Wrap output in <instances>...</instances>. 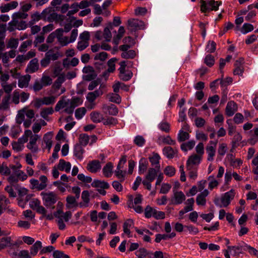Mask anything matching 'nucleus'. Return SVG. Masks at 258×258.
I'll use <instances>...</instances> for the list:
<instances>
[{
	"instance_id": "f257e3e1",
	"label": "nucleus",
	"mask_w": 258,
	"mask_h": 258,
	"mask_svg": "<svg viewBox=\"0 0 258 258\" xmlns=\"http://www.w3.org/2000/svg\"><path fill=\"white\" fill-rule=\"evenodd\" d=\"M41 196L42 197L44 206L47 208L54 209V204L58 199L57 195L53 192H42Z\"/></svg>"
},
{
	"instance_id": "f03ea898",
	"label": "nucleus",
	"mask_w": 258,
	"mask_h": 258,
	"mask_svg": "<svg viewBox=\"0 0 258 258\" xmlns=\"http://www.w3.org/2000/svg\"><path fill=\"white\" fill-rule=\"evenodd\" d=\"M201 10L202 12L206 13L210 11H216L220 3L214 0H201Z\"/></svg>"
},
{
	"instance_id": "7ed1b4c3",
	"label": "nucleus",
	"mask_w": 258,
	"mask_h": 258,
	"mask_svg": "<svg viewBox=\"0 0 258 258\" xmlns=\"http://www.w3.org/2000/svg\"><path fill=\"white\" fill-rule=\"evenodd\" d=\"M145 216L149 218L153 216L156 219H163L165 218V213L163 212L157 211L149 206H147L145 210Z\"/></svg>"
},
{
	"instance_id": "20e7f679",
	"label": "nucleus",
	"mask_w": 258,
	"mask_h": 258,
	"mask_svg": "<svg viewBox=\"0 0 258 258\" xmlns=\"http://www.w3.org/2000/svg\"><path fill=\"white\" fill-rule=\"evenodd\" d=\"M144 28L143 21L136 19H130L127 21V29L131 31H136Z\"/></svg>"
},
{
	"instance_id": "39448f33",
	"label": "nucleus",
	"mask_w": 258,
	"mask_h": 258,
	"mask_svg": "<svg viewBox=\"0 0 258 258\" xmlns=\"http://www.w3.org/2000/svg\"><path fill=\"white\" fill-rule=\"evenodd\" d=\"M82 72L83 73L86 74V75L83 76V79L85 81H91L94 80L97 76L94 68L90 66L84 67Z\"/></svg>"
},
{
	"instance_id": "423d86ee",
	"label": "nucleus",
	"mask_w": 258,
	"mask_h": 258,
	"mask_svg": "<svg viewBox=\"0 0 258 258\" xmlns=\"http://www.w3.org/2000/svg\"><path fill=\"white\" fill-rule=\"evenodd\" d=\"M30 206L37 213L42 214L43 216H46L47 211L43 206L41 205L40 201L38 199H33L30 203Z\"/></svg>"
},
{
	"instance_id": "0eeeda50",
	"label": "nucleus",
	"mask_w": 258,
	"mask_h": 258,
	"mask_svg": "<svg viewBox=\"0 0 258 258\" xmlns=\"http://www.w3.org/2000/svg\"><path fill=\"white\" fill-rule=\"evenodd\" d=\"M40 138V136L37 134L33 135L32 133L30 137V141L27 145V147L32 152L36 153L38 151V147L36 145L37 141Z\"/></svg>"
},
{
	"instance_id": "6e6552de",
	"label": "nucleus",
	"mask_w": 258,
	"mask_h": 258,
	"mask_svg": "<svg viewBox=\"0 0 258 258\" xmlns=\"http://www.w3.org/2000/svg\"><path fill=\"white\" fill-rule=\"evenodd\" d=\"M201 158L200 156L198 155L197 154H194L190 156L186 163V168L187 170L191 169V168L193 167L194 165H198L200 163V161L201 160Z\"/></svg>"
},
{
	"instance_id": "1a4fd4ad",
	"label": "nucleus",
	"mask_w": 258,
	"mask_h": 258,
	"mask_svg": "<svg viewBox=\"0 0 258 258\" xmlns=\"http://www.w3.org/2000/svg\"><path fill=\"white\" fill-rule=\"evenodd\" d=\"M160 171V166H156V168H150L146 176V179L152 182L157 176L158 172Z\"/></svg>"
},
{
	"instance_id": "9d476101",
	"label": "nucleus",
	"mask_w": 258,
	"mask_h": 258,
	"mask_svg": "<svg viewBox=\"0 0 258 258\" xmlns=\"http://www.w3.org/2000/svg\"><path fill=\"white\" fill-rule=\"evenodd\" d=\"M100 162L99 160H93L87 164V169L92 173L97 172L101 169Z\"/></svg>"
},
{
	"instance_id": "9b49d317",
	"label": "nucleus",
	"mask_w": 258,
	"mask_h": 258,
	"mask_svg": "<svg viewBox=\"0 0 258 258\" xmlns=\"http://www.w3.org/2000/svg\"><path fill=\"white\" fill-rule=\"evenodd\" d=\"M102 109L105 113L111 115H116L118 112L117 107L112 104L110 105H103Z\"/></svg>"
},
{
	"instance_id": "f8f14e48",
	"label": "nucleus",
	"mask_w": 258,
	"mask_h": 258,
	"mask_svg": "<svg viewBox=\"0 0 258 258\" xmlns=\"http://www.w3.org/2000/svg\"><path fill=\"white\" fill-rule=\"evenodd\" d=\"M39 69L38 60L35 58L32 59L29 62L26 69V72L29 73H33Z\"/></svg>"
},
{
	"instance_id": "ddd939ff",
	"label": "nucleus",
	"mask_w": 258,
	"mask_h": 258,
	"mask_svg": "<svg viewBox=\"0 0 258 258\" xmlns=\"http://www.w3.org/2000/svg\"><path fill=\"white\" fill-rule=\"evenodd\" d=\"M237 105L235 102L229 101L227 104V116H232L237 111Z\"/></svg>"
},
{
	"instance_id": "4468645a",
	"label": "nucleus",
	"mask_w": 258,
	"mask_h": 258,
	"mask_svg": "<svg viewBox=\"0 0 258 258\" xmlns=\"http://www.w3.org/2000/svg\"><path fill=\"white\" fill-rule=\"evenodd\" d=\"M242 249V246H232L227 248V258H230L229 254L235 255L238 254Z\"/></svg>"
},
{
	"instance_id": "2eb2a0df",
	"label": "nucleus",
	"mask_w": 258,
	"mask_h": 258,
	"mask_svg": "<svg viewBox=\"0 0 258 258\" xmlns=\"http://www.w3.org/2000/svg\"><path fill=\"white\" fill-rule=\"evenodd\" d=\"M103 94V92L100 90H96L93 92H90L87 95V99L90 103H92L95 99Z\"/></svg>"
},
{
	"instance_id": "dca6fc26",
	"label": "nucleus",
	"mask_w": 258,
	"mask_h": 258,
	"mask_svg": "<svg viewBox=\"0 0 258 258\" xmlns=\"http://www.w3.org/2000/svg\"><path fill=\"white\" fill-rule=\"evenodd\" d=\"M90 194L88 190H84L82 193L81 198L83 202L79 203L80 207H87L90 201Z\"/></svg>"
},
{
	"instance_id": "f3484780",
	"label": "nucleus",
	"mask_w": 258,
	"mask_h": 258,
	"mask_svg": "<svg viewBox=\"0 0 258 258\" xmlns=\"http://www.w3.org/2000/svg\"><path fill=\"white\" fill-rule=\"evenodd\" d=\"M18 6L16 1H12L8 4L2 6L0 7L1 12L3 13L9 12L10 10L15 9Z\"/></svg>"
},
{
	"instance_id": "a211bd4d",
	"label": "nucleus",
	"mask_w": 258,
	"mask_h": 258,
	"mask_svg": "<svg viewBox=\"0 0 258 258\" xmlns=\"http://www.w3.org/2000/svg\"><path fill=\"white\" fill-rule=\"evenodd\" d=\"M71 168V164L69 162H66L63 159H60L57 165V169L61 170H65L66 172H69Z\"/></svg>"
},
{
	"instance_id": "6ab92c4d",
	"label": "nucleus",
	"mask_w": 258,
	"mask_h": 258,
	"mask_svg": "<svg viewBox=\"0 0 258 258\" xmlns=\"http://www.w3.org/2000/svg\"><path fill=\"white\" fill-rule=\"evenodd\" d=\"M30 79L31 76L29 75L21 77L18 80V86L21 88L27 87Z\"/></svg>"
},
{
	"instance_id": "aec40b11",
	"label": "nucleus",
	"mask_w": 258,
	"mask_h": 258,
	"mask_svg": "<svg viewBox=\"0 0 258 258\" xmlns=\"http://www.w3.org/2000/svg\"><path fill=\"white\" fill-rule=\"evenodd\" d=\"M77 199L76 197H73L72 196H68L66 199L67 207L68 209L77 207L78 205H79L76 201Z\"/></svg>"
},
{
	"instance_id": "412c9836",
	"label": "nucleus",
	"mask_w": 258,
	"mask_h": 258,
	"mask_svg": "<svg viewBox=\"0 0 258 258\" xmlns=\"http://www.w3.org/2000/svg\"><path fill=\"white\" fill-rule=\"evenodd\" d=\"M113 29L112 24L109 22L107 24V26L104 29L103 37L106 41H110L112 37V35L110 32V30Z\"/></svg>"
},
{
	"instance_id": "4be33fe9",
	"label": "nucleus",
	"mask_w": 258,
	"mask_h": 258,
	"mask_svg": "<svg viewBox=\"0 0 258 258\" xmlns=\"http://www.w3.org/2000/svg\"><path fill=\"white\" fill-rule=\"evenodd\" d=\"M242 139V136L239 133H236L232 141V149L231 152H233V150L235 149L239 145V143Z\"/></svg>"
},
{
	"instance_id": "5701e85b",
	"label": "nucleus",
	"mask_w": 258,
	"mask_h": 258,
	"mask_svg": "<svg viewBox=\"0 0 258 258\" xmlns=\"http://www.w3.org/2000/svg\"><path fill=\"white\" fill-rule=\"evenodd\" d=\"M90 117L93 122L95 123L100 122L104 119L103 115L97 111H93L90 114Z\"/></svg>"
},
{
	"instance_id": "b1692460",
	"label": "nucleus",
	"mask_w": 258,
	"mask_h": 258,
	"mask_svg": "<svg viewBox=\"0 0 258 258\" xmlns=\"http://www.w3.org/2000/svg\"><path fill=\"white\" fill-rule=\"evenodd\" d=\"M174 198L175 204H181L185 200V197L182 191H176L174 192Z\"/></svg>"
},
{
	"instance_id": "393cba45",
	"label": "nucleus",
	"mask_w": 258,
	"mask_h": 258,
	"mask_svg": "<svg viewBox=\"0 0 258 258\" xmlns=\"http://www.w3.org/2000/svg\"><path fill=\"white\" fill-rule=\"evenodd\" d=\"M42 247V243L40 241H37L30 248V254L35 256L38 253L39 249Z\"/></svg>"
},
{
	"instance_id": "a878e982",
	"label": "nucleus",
	"mask_w": 258,
	"mask_h": 258,
	"mask_svg": "<svg viewBox=\"0 0 258 258\" xmlns=\"http://www.w3.org/2000/svg\"><path fill=\"white\" fill-rule=\"evenodd\" d=\"M91 185L93 187L100 188L103 189H108L109 187V184L104 181H100L99 180H94L92 183Z\"/></svg>"
},
{
	"instance_id": "bb28decb",
	"label": "nucleus",
	"mask_w": 258,
	"mask_h": 258,
	"mask_svg": "<svg viewBox=\"0 0 258 258\" xmlns=\"http://www.w3.org/2000/svg\"><path fill=\"white\" fill-rule=\"evenodd\" d=\"M117 60L116 58H112L109 60L107 62L108 68L107 71L105 72L103 76H106L109 73H113L115 70V62Z\"/></svg>"
},
{
	"instance_id": "cd10ccee",
	"label": "nucleus",
	"mask_w": 258,
	"mask_h": 258,
	"mask_svg": "<svg viewBox=\"0 0 258 258\" xmlns=\"http://www.w3.org/2000/svg\"><path fill=\"white\" fill-rule=\"evenodd\" d=\"M242 249L247 251L251 255L258 256V250L245 243H244V245L242 246Z\"/></svg>"
},
{
	"instance_id": "c85d7f7f",
	"label": "nucleus",
	"mask_w": 258,
	"mask_h": 258,
	"mask_svg": "<svg viewBox=\"0 0 258 258\" xmlns=\"http://www.w3.org/2000/svg\"><path fill=\"white\" fill-rule=\"evenodd\" d=\"M113 165L112 163L108 162L103 168V172L105 176L110 177L112 174Z\"/></svg>"
},
{
	"instance_id": "c756f323",
	"label": "nucleus",
	"mask_w": 258,
	"mask_h": 258,
	"mask_svg": "<svg viewBox=\"0 0 258 258\" xmlns=\"http://www.w3.org/2000/svg\"><path fill=\"white\" fill-rule=\"evenodd\" d=\"M19 20L20 19L15 18V17L12 16V20L8 24V30L10 32H12L15 30L20 23V21H19Z\"/></svg>"
},
{
	"instance_id": "7c9ffc66",
	"label": "nucleus",
	"mask_w": 258,
	"mask_h": 258,
	"mask_svg": "<svg viewBox=\"0 0 258 258\" xmlns=\"http://www.w3.org/2000/svg\"><path fill=\"white\" fill-rule=\"evenodd\" d=\"M133 220L131 219H127L124 223L123 225V232L125 234H126L128 236H130L131 231L130 228L133 225Z\"/></svg>"
},
{
	"instance_id": "2f4dec72",
	"label": "nucleus",
	"mask_w": 258,
	"mask_h": 258,
	"mask_svg": "<svg viewBox=\"0 0 258 258\" xmlns=\"http://www.w3.org/2000/svg\"><path fill=\"white\" fill-rule=\"evenodd\" d=\"M52 134L51 133H48L46 134L43 137V142L46 144V147L49 150L52 146Z\"/></svg>"
},
{
	"instance_id": "473e14b6",
	"label": "nucleus",
	"mask_w": 258,
	"mask_h": 258,
	"mask_svg": "<svg viewBox=\"0 0 258 258\" xmlns=\"http://www.w3.org/2000/svg\"><path fill=\"white\" fill-rule=\"evenodd\" d=\"M206 150L208 154V160L210 161H213L216 152L214 146H207Z\"/></svg>"
},
{
	"instance_id": "72a5a7b5",
	"label": "nucleus",
	"mask_w": 258,
	"mask_h": 258,
	"mask_svg": "<svg viewBox=\"0 0 258 258\" xmlns=\"http://www.w3.org/2000/svg\"><path fill=\"white\" fill-rule=\"evenodd\" d=\"M196 144V142L194 140L188 141L186 143H182L181 145V149L184 152H186L188 150L192 149Z\"/></svg>"
},
{
	"instance_id": "f704fd0d",
	"label": "nucleus",
	"mask_w": 258,
	"mask_h": 258,
	"mask_svg": "<svg viewBox=\"0 0 258 258\" xmlns=\"http://www.w3.org/2000/svg\"><path fill=\"white\" fill-rule=\"evenodd\" d=\"M163 151L166 157L169 159L173 158L176 153L175 151L169 146L164 147Z\"/></svg>"
},
{
	"instance_id": "c9c22d12",
	"label": "nucleus",
	"mask_w": 258,
	"mask_h": 258,
	"mask_svg": "<svg viewBox=\"0 0 258 258\" xmlns=\"http://www.w3.org/2000/svg\"><path fill=\"white\" fill-rule=\"evenodd\" d=\"M189 135L187 132L184 131L182 130L179 131L177 136V140L179 142H184L189 139Z\"/></svg>"
},
{
	"instance_id": "e433bc0d",
	"label": "nucleus",
	"mask_w": 258,
	"mask_h": 258,
	"mask_svg": "<svg viewBox=\"0 0 258 258\" xmlns=\"http://www.w3.org/2000/svg\"><path fill=\"white\" fill-rule=\"evenodd\" d=\"M84 153V149L82 146L79 144H77L75 147L74 154L76 157L79 159H82L83 158V154Z\"/></svg>"
},
{
	"instance_id": "4c0bfd02",
	"label": "nucleus",
	"mask_w": 258,
	"mask_h": 258,
	"mask_svg": "<svg viewBox=\"0 0 258 258\" xmlns=\"http://www.w3.org/2000/svg\"><path fill=\"white\" fill-rule=\"evenodd\" d=\"M11 98L10 95H7L5 96L1 104H0V109L6 110L9 108V101Z\"/></svg>"
},
{
	"instance_id": "58836bf2",
	"label": "nucleus",
	"mask_w": 258,
	"mask_h": 258,
	"mask_svg": "<svg viewBox=\"0 0 258 258\" xmlns=\"http://www.w3.org/2000/svg\"><path fill=\"white\" fill-rule=\"evenodd\" d=\"M26 108L19 110L16 117V122L20 124L25 120V112Z\"/></svg>"
},
{
	"instance_id": "ea45409f",
	"label": "nucleus",
	"mask_w": 258,
	"mask_h": 258,
	"mask_svg": "<svg viewBox=\"0 0 258 258\" xmlns=\"http://www.w3.org/2000/svg\"><path fill=\"white\" fill-rule=\"evenodd\" d=\"M32 132L30 130H27L25 131L24 135L18 139L19 143L23 144L28 142V138L31 136Z\"/></svg>"
},
{
	"instance_id": "a19ab883",
	"label": "nucleus",
	"mask_w": 258,
	"mask_h": 258,
	"mask_svg": "<svg viewBox=\"0 0 258 258\" xmlns=\"http://www.w3.org/2000/svg\"><path fill=\"white\" fill-rule=\"evenodd\" d=\"M121 56L125 59H133L136 56V52L134 50H130L127 51L122 52Z\"/></svg>"
},
{
	"instance_id": "79ce46f5",
	"label": "nucleus",
	"mask_w": 258,
	"mask_h": 258,
	"mask_svg": "<svg viewBox=\"0 0 258 258\" xmlns=\"http://www.w3.org/2000/svg\"><path fill=\"white\" fill-rule=\"evenodd\" d=\"M148 163L145 158H142L139 162V172L143 173L147 168Z\"/></svg>"
},
{
	"instance_id": "37998d69",
	"label": "nucleus",
	"mask_w": 258,
	"mask_h": 258,
	"mask_svg": "<svg viewBox=\"0 0 258 258\" xmlns=\"http://www.w3.org/2000/svg\"><path fill=\"white\" fill-rule=\"evenodd\" d=\"M64 75L61 74L58 77L57 79L55 81L53 87L55 89L58 90L60 88L61 84L64 81Z\"/></svg>"
},
{
	"instance_id": "c03bdc74",
	"label": "nucleus",
	"mask_w": 258,
	"mask_h": 258,
	"mask_svg": "<svg viewBox=\"0 0 258 258\" xmlns=\"http://www.w3.org/2000/svg\"><path fill=\"white\" fill-rule=\"evenodd\" d=\"M46 56L49 58L50 60H55L59 57L58 52L54 53L52 49L49 50L45 54Z\"/></svg>"
},
{
	"instance_id": "a18cd8bd",
	"label": "nucleus",
	"mask_w": 258,
	"mask_h": 258,
	"mask_svg": "<svg viewBox=\"0 0 258 258\" xmlns=\"http://www.w3.org/2000/svg\"><path fill=\"white\" fill-rule=\"evenodd\" d=\"M253 29L254 28L252 24L249 23H244L241 27L240 31L242 34H245L252 31Z\"/></svg>"
},
{
	"instance_id": "49530a36",
	"label": "nucleus",
	"mask_w": 258,
	"mask_h": 258,
	"mask_svg": "<svg viewBox=\"0 0 258 258\" xmlns=\"http://www.w3.org/2000/svg\"><path fill=\"white\" fill-rule=\"evenodd\" d=\"M89 140V137L85 134H81L79 136V145L81 146H86Z\"/></svg>"
},
{
	"instance_id": "de8ad7c7",
	"label": "nucleus",
	"mask_w": 258,
	"mask_h": 258,
	"mask_svg": "<svg viewBox=\"0 0 258 258\" xmlns=\"http://www.w3.org/2000/svg\"><path fill=\"white\" fill-rule=\"evenodd\" d=\"M133 74L130 71H125L123 73H119V77L123 81H126L129 80L132 77Z\"/></svg>"
},
{
	"instance_id": "09e8293b",
	"label": "nucleus",
	"mask_w": 258,
	"mask_h": 258,
	"mask_svg": "<svg viewBox=\"0 0 258 258\" xmlns=\"http://www.w3.org/2000/svg\"><path fill=\"white\" fill-rule=\"evenodd\" d=\"M53 112V109L52 107L45 108L41 110L40 115L43 118L47 119L48 115L52 114Z\"/></svg>"
},
{
	"instance_id": "8fccbe9b",
	"label": "nucleus",
	"mask_w": 258,
	"mask_h": 258,
	"mask_svg": "<svg viewBox=\"0 0 258 258\" xmlns=\"http://www.w3.org/2000/svg\"><path fill=\"white\" fill-rule=\"evenodd\" d=\"M11 238L10 237H3L0 240V246L3 249L7 246H11Z\"/></svg>"
},
{
	"instance_id": "3c124183",
	"label": "nucleus",
	"mask_w": 258,
	"mask_h": 258,
	"mask_svg": "<svg viewBox=\"0 0 258 258\" xmlns=\"http://www.w3.org/2000/svg\"><path fill=\"white\" fill-rule=\"evenodd\" d=\"M19 40L18 39L12 38H10L7 44V48L15 49L18 47Z\"/></svg>"
},
{
	"instance_id": "603ef678",
	"label": "nucleus",
	"mask_w": 258,
	"mask_h": 258,
	"mask_svg": "<svg viewBox=\"0 0 258 258\" xmlns=\"http://www.w3.org/2000/svg\"><path fill=\"white\" fill-rule=\"evenodd\" d=\"M108 99L110 101L114 102L117 104L120 103L121 102V98L120 96L117 94H109L108 95Z\"/></svg>"
},
{
	"instance_id": "864d4df0",
	"label": "nucleus",
	"mask_w": 258,
	"mask_h": 258,
	"mask_svg": "<svg viewBox=\"0 0 258 258\" xmlns=\"http://www.w3.org/2000/svg\"><path fill=\"white\" fill-rule=\"evenodd\" d=\"M11 170L9 167H8L6 164L3 163L0 164V173L2 175H9L11 174Z\"/></svg>"
},
{
	"instance_id": "5fc2aeb1",
	"label": "nucleus",
	"mask_w": 258,
	"mask_h": 258,
	"mask_svg": "<svg viewBox=\"0 0 258 258\" xmlns=\"http://www.w3.org/2000/svg\"><path fill=\"white\" fill-rule=\"evenodd\" d=\"M227 123L228 124V134L230 136L235 134L236 126L232 124V120L229 119L227 120Z\"/></svg>"
},
{
	"instance_id": "6e6d98bb",
	"label": "nucleus",
	"mask_w": 258,
	"mask_h": 258,
	"mask_svg": "<svg viewBox=\"0 0 258 258\" xmlns=\"http://www.w3.org/2000/svg\"><path fill=\"white\" fill-rule=\"evenodd\" d=\"M149 251L145 248H141L136 252V255L138 258H145L148 255Z\"/></svg>"
},
{
	"instance_id": "4d7b16f0",
	"label": "nucleus",
	"mask_w": 258,
	"mask_h": 258,
	"mask_svg": "<svg viewBox=\"0 0 258 258\" xmlns=\"http://www.w3.org/2000/svg\"><path fill=\"white\" fill-rule=\"evenodd\" d=\"M160 157L157 153L154 154L153 156L149 158L150 162L152 165H156V166L159 165V160Z\"/></svg>"
},
{
	"instance_id": "13d9d810",
	"label": "nucleus",
	"mask_w": 258,
	"mask_h": 258,
	"mask_svg": "<svg viewBox=\"0 0 258 258\" xmlns=\"http://www.w3.org/2000/svg\"><path fill=\"white\" fill-rule=\"evenodd\" d=\"M42 99L43 104L48 105L53 104L55 102V97L53 96L44 97Z\"/></svg>"
},
{
	"instance_id": "bf43d9fd",
	"label": "nucleus",
	"mask_w": 258,
	"mask_h": 258,
	"mask_svg": "<svg viewBox=\"0 0 258 258\" xmlns=\"http://www.w3.org/2000/svg\"><path fill=\"white\" fill-rule=\"evenodd\" d=\"M86 112V109L85 107L78 108L75 111V116L78 119H81Z\"/></svg>"
},
{
	"instance_id": "052dcab7",
	"label": "nucleus",
	"mask_w": 258,
	"mask_h": 258,
	"mask_svg": "<svg viewBox=\"0 0 258 258\" xmlns=\"http://www.w3.org/2000/svg\"><path fill=\"white\" fill-rule=\"evenodd\" d=\"M233 120L236 124L241 123L243 122L244 116L241 113H237L234 115Z\"/></svg>"
},
{
	"instance_id": "680f3d73",
	"label": "nucleus",
	"mask_w": 258,
	"mask_h": 258,
	"mask_svg": "<svg viewBox=\"0 0 258 258\" xmlns=\"http://www.w3.org/2000/svg\"><path fill=\"white\" fill-rule=\"evenodd\" d=\"M43 86H46L51 84L52 80L47 76H43L40 80Z\"/></svg>"
},
{
	"instance_id": "e2e57ef3",
	"label": "nucleus",
	"mask_w": 258,
	"mask_h": 258,
	"mask_svg": "<svg viewBox=\"0 0 258 258\" xmlns=\"http://www.w3.org/2000/svg\"><path fill=\"white\" fill-rule=\"evenodd\" d=\"M164 173L169 177L173 176L175 173V169L171 166H167L164 170Z\"/></svg>"
},
{
	"instance_id": "0e129e2a",
	"label": "nucleus",
	"mask_w": 258,
	"mask_h": 258,
	"mask_svg": "<svg viewBox=\"0 0 258 258\" xmlns=\"http://www.w3.org/2000/svg\"><path fill=\"white\" fill-rule=\"evenodd\" d=\"M204 62L208 66L211 67L214 64V58L212 55H208L205 57Z\"/></svg>"
},
{
	"instance_id": "69168bd1",
	"label": "nucleus",
	"mask_w": 258,
	"mask_h": 258,
	"mask_svg": "<svg viewBox=\"0 0 258 258\" xmlns=\"http://www.w3.org/2000/svg\"><path fill=\"white\" fill-rule=\"evenodd\" d=\"M12 16L15 17V18H17L18 19L21 20L26 19L28 17V15L27 13H24L23 11H21L15 13L13 14Z\"/></svg>"
},
{
	"instance_id": "338daca9",
	"label": "nucleus",
	"mask_w": 258,
	"mask_h": 258,
	"mask_svg": "<svg viewBox=\"0 0 258 258\" xmlns=\"http://www.w3.org/2000/svg\"><path fill=\"white\" fill-rule=\"evenodd\" d=\"M135 143L139 147H142L145 143L144 138L141 136H137L134 140Z\"/></svg>"
},
{
	"instance_id": "774afa93",
	"label": "nucleus",
	"mask_w": 258,
	"mask_h": 258,
	"mask_svg": "<svg viewBox=\"0 0 258 258\" xmlns=\"http://www.w3.org/2000/svg\"><path fill=\"white\" fill-rule=\"evenodd\" d=\"M196 152L198 155L202 157L204 152V146L202 143H200L196 147Z\"/></svg>"
}]
</instances>
